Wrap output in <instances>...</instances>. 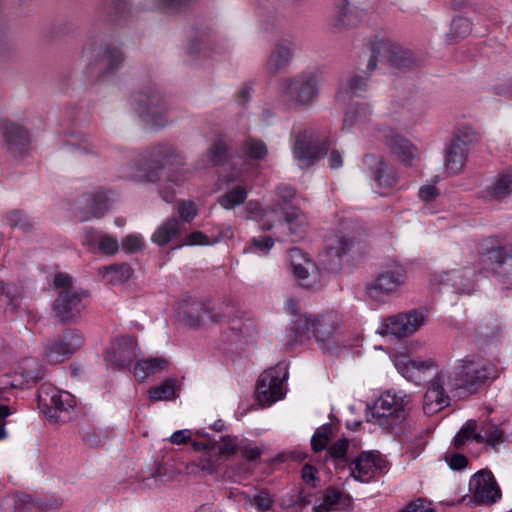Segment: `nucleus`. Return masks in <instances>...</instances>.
Here are the masks:
<instances>
[{"label": "nucleus", "mask_w": 512, "mask_h": 512, "mask_svg": "<svg viewBox=\"0 0 512 512\" xmlns=\"http://www.w3.org/2000/svg\"><path fill=\"white\" fill-rule=\"evenodd\" d=\"M285 309L292 316L298 317L294 323L297 334L302 336L311 332L324 352L333 354L341 346H345L339 332L342 320L336 312L330 311L321 315L301 314L298 302L293 299L286 301Z\"/></svg>", "instance_id": "2"}, {"label": "nucleus", "mask_w": 512, "mask_h": 512, "mask_svg": "<svg viewBox=\"0 0 512 512\" xmlns=\"http://www.w3.org/2000/svg\"><path fill=\"white\" fill-rule=\"evenodd\" d=\"M295 48L296 45L292 40L283 39L278 41L266 62L268 72L275 75L286 69L293 58Z\"/></svg>", "instance_id": "24"}, {"label": "nucleus", "mask_w": 512, "mask_h": 512, "mask_svg": "<svg viewBox=\"0 0 512 512\" xmlns=\"http://www.w3.org/2000/svg\"><path fill=\"white\" fill-rule=\"evenodd\" d=\"M2 506L6 511L27 512L34 507V503L28 495H14L4 498Z\"/></svg>", "instance_id": "39"}, {"label": "nucleus", "mask_w": 512, "mask_h": 512, "mask_svg": "<svg viewBox=\"0 0 512 512\" xmlns=\"http://www.w3.org/2000/svg\"><path fill=\"white\" fill-rule=\"evenodd\" d=\"M239 450L241 451L242 456L249 461L257 459L262 452L259 447L253 446L250 443L239 444Z\"/></svg>", "instance_id": "59"}, {"label": "nucleus", "mask_w": 512, "mask_h": 512, "mask_svg": "<svg viewBox=\"0 0 512 512\" xmlns=\"http://www.w3.org/2000/svg\"><path fill=\"white\" fill-rule=\"evenodd\" d=\"M19 372L27 382H35L43 377L41 367L35 358L24 359L19 365Z\"/></svg>", "instance_id": "43"}, {"label": "nucleus", "mask_w": 512, "mask_h": 512, "mask_svg": "<svg viewBox=\"0 0 512 512\" xmlns=\"http://www.w3.org/2000/svg\"><path fill=\"white\" fill-rule=\"evenodd\" d=\"M356 244V238L354 236L343 234L336 235V244L333 248L337 254L349 252Z\"/></svg>", "instance_id": "54"}, {"label": "nucleus", "mask_w": 512, "mask_h": 512, "mask_svg": "<svg viewBox=\"0 0 512 512\" xmlns=\"http://www.w3.org/2000/svg\"><path fill=\"white\" fill-rule=\"evenodd\" d=\"M82 61L90 65L92 62L100 64L101 69L113 71L123 61L121 52L116 48L103 47L95 40L87 42L81 52Z\"/></svg>", "instance_id": "16"}, {"label": "nucleus", "mask_w": 512, "mask_h": 512, "mask_svg": "<svg viewBox=\"0 0 512 512\" xmlns=\"http://www.w3.org/2000/svg\"><path fill=\"white\" fill-rule=\"evenodd\" d=\"M182 158L174 153H166L155 160L146 169H140L132 177L139 182L157 183L167 181L175 186L181 185L186 177L182 168Z\"/></svg>", "instance_id": "7"}, {"label": "nucleus", "mask_w": 512, "mask_h": 512, "mask_svg": "<svg viewBox=\"0 0 512 512\" xmlns=\"http://www.w3.org/2000/svg\"><path fill=\"white\" fill-rule=\"evenodd\" d=\"M274 246V240L270 236L254 237L251 241L249 251L252 253L267 254Z\"/></svg>", "instance_id": "51"}, {"label": "nucleus", "mask_w": 512, "mask_h": 512, "mask_svg": "<svg viewBox=\"0 0 512 512\" xmlns=\"http://www.w3.org/2000/svg\"><path fill=\"white\" fill-rule=\"evenodd\" d=\"M393 362L403 377L416 384H421L437 374V365L432 360H412L408 355L398 353L394 355Z\"/></svg>", "instance_id": "15"}, {"label": "nucleus", "mask_w": 512, "mask_h": 512, "mask_svg": "<svg viewBox=\"0 0 512 512\" xmlns=\"http://www.w3.org/2000/svg\"><path fill=\"white\" fill-rule=\"evenodd\" d=\"M191 437H192L191 430L182 429V430H178V431L174 432L170 436L169 441H170V443H172L174 445H181V444H185L188 441H190Z\"/></svg>", "instance_id": "62"}, {"label": "nucleus", "mask_w": 512, "mask_h": 512, "mask_svg": "<svg viewBox=\"0 0 512 512\" xmlns=\"http://www.w3.org/2000/svg\"><path fill=\"white\" fill-rule=\"evenodd\" d=\"M472 30L471 22L465 17H456L452 20L450 32L448 33V39L452 41H458L467 37Z\"/></svg>", "instance_id": "42"}, {"label": "nucleus", "mask_w": 512, "mask_h": 512, "mask_svg": "<svg viewBox=\"0 0 512 512\" xmlns=\"http://www.w3.org/2000/svg\"><path fill=\"white\" fill-rule=\"evenodd\" d=\"M385 466V461L377 451L362 452L350 463V475L354 480L368 483Z\"/></svg>", "instance_id": "19"}, {"label": "nucleus", "mask_w": 512, "mask_h": 512, "mask_svg": "<svg viewBox=\"0 0 512 512\" xmlns=\"http://www.w3.org/2000/svg\"><path fill=\"white\" fill-rule=\"evenodd\" d=\"M197 212L196 205L192 201H182L178 205V213L183 221L190 222Z\"/></svg>", "instance_id": "56"}, {"label": "nucleus", "mask_w": 512, "mask_h": 512, "mask_svg": "<svg viewBox=\"0 0 512 512\" xmlns=\"http://www.w3.org/2000/svg\"><path fill=\"white\" fill-rule=\"evenodd\" d=\"M289 262L298 283L307 289L315 288L320 283V273L315 263L300 249L289 252Z\"/></svg>", "instance_id": "17"}, {"label": "nucleus", "mask_w": 512, "mask_h": 512, "mask_svg": "<svg viewBox=\"0 0 512 512\" xmlns=\"http://www.w3.org/2000/svg\"><path fill=\"white\" fill-rule=\"evenodd\" d=\"M316 512H351V500L340 491L328 492L323 501L315 507Z\"/></svg>", "instance_id": "30"}, {"label": "nucleus", "mask_w": 512, "mask_h": 512, "mask_svg": "<svg viewBox=\"0 0 512 512\" xmlns=\"http://www.w3.org/2000/svg\"><path fill=\"white\" fill-rule=\"evenodd\" d=\"M372 110L366 103H355L345 113L343 127L347 130L363 128L371 118Z\"/></svg>", "instance_id": "29"}, {"label": "nucleus", "mask_w": 512, "mask_h": 512, "mask_svg": "<svg viewBox=\"0 0 512 512\" xmlns=\"http://www.w3.org/2000/svg\"><path fill=\"white\" fill-rule=\"evenodd\" d=\"M478 139V133L474 128L470 126H462L455 132L451 142L469 151L470 147L476 143Z\"/></svg>", "instance_id": "40"}, {"label": "nucleus", "mask_w": 512, "mask_h": 512, "mask_svg": "<svg viewBox=\"0 0 512 512\" xmlns=\"http://www.w3.org/2000/svg\"><path fill=\"white\" fill-rule=\"evenodd\" d=\"M16 137L13 136L8 137L9 149L15 155L22 154L28 146V136L27 133L21 129H15Z\"/></svg>", "instance_id": "49"}, {"label": "nucleus", "mask_w": 512, "mask_h": 512, "mask_svg": "<svg viewBox=\"0 0 512 512\" xmlns=\"http://www.w3.org/2000/svg\"><path fill=\"white\" fill-rule=\"evenodd\" d=\"M180 231V223L176 218H171L159 226L152 235V241L157 245H165Z\"/></svg>", "instance_id": "38"}, {"label": "nucleus", "mask_w": 512, "mask_h": 512, "mask_svg": "<svg viewBox=\"0 0 512 512\" xmlns=\"http://www.w3.org/2000/svg\"><path fill=\"white\" fill-rule=\"evenodd\" d=\"M497 376V368L491 361L479 355H468L435 374L424 395L423 410L426 415H433L449 405L448 391L473 394Z\"/></svg>", "instance_id": "1"}, {"label": "nucleus", "mask_w": 512, "mask_h": 512, "mask_svg": "<svg viewBox=\"0 0 512 512\" xmlns=\"http://www.w3.org/2000/svg\"><path fill=\"white\" fill-rule=\"evenodd\" d=\"M244 153L255 160H261L267 155V147L266 145L256 139H249L245 141L243 145Z\"/></svg>", "instance_id": "48"}, {"label": "nucleus", "mask_w": 512, "mask_h": 512, "mask_svg": "<svg viewBox=\"0 0 512 512\" xmlns=\"http://www.w3.org/2000/svg\"><path fill=\"white\" fill-rule=\"evenodd\" d=\"M246 500L259 511L269 510L271 507V498L266 491H259L254 495H245Z\"/></svg>", "instance_id": "52"}, {"label": "nucleus", "mask_w": 512, "mask_h": 512, "mask_svg": "<svg viewBox=\"0 0 512 512\" xmlns=\"http://www.w3.org/2000/svg\"><path fill=\"white\" fill-rule=\"evenodd\" d=\"M38 397L43 412L54 423L65 422L70 418V411L76 407L72 394L50 386H43Z\"/></svg>", "instance_id": "10"}, {"label": "nucleus", "mask_w": 512, "mask_h": 512, "mask_svg": "<svg viewBox=\"0 0 512 512\" xmlns=\"http://www.w3.org/2000/svg\"><path fill=\"white\" fill-rule=\"evenodd\" d=\"M323 149L310 143L305 135H297L293 146V156L298 161L299 166L307 167L312 165L322 156Z\"/></svg>", "instance_id": "25"}, {"label": "nucleus", "mask_w": 512, "mask_h": 512, "mask_svg": "<svg viewBox=\"0 0 512 512\" xmlns=\"http://www.w3.org/2000/svg\"><path fill=\"white\" fill-rule=\"evenodd\" d=\"M6 224L11 228H18L24 232L33 228V220L20 210H12L5 216Z\"/></svg>", "instance_id": "41"}, {"label": "nucleus", "mask_w": 512, "mask_h": 512, "mask_svg": "<svg viewBox=\"0 0 512 512\" xmlns=\"http://www.w3.org/2000/svg\"><path fill=\"white\" fill-rule=\"evenodd\" d=\"M228 150V146L223 141L215 142L207 151L204 156V159L207 165H217L219 164L226 156Z\"/></svg>", "instance_id": "46"}, {"label": "nucleus", "mask_w": 512, "mask_h": 512, "mask_svg": "<svg viewBox=\"0 0 512 512\" xmlns=\"http://www.w3.org/2000/svg\"><path fill=\"white\" fill-rule=\"evenodd\" d=\"M373 51L377 56L399 68L410 67L414 63L413 53L390 39H377L373 43Z\"/></svg>", "instance_id": "23"}, {"label": "nucleus", "mask_w": 512, "mask_h": 512, "mask_svg": "<svg viewBox=\"0 0 512 512\" xmlns=\"http://www.w3.org/2000/svg\"><path fill=\"white\" fill-rule=\"evenodd\" d=\"M390 149L393 155L407 166H412L419 157L418 149L409 140L400 135L392 136Z\"/></svg>", "instance_id": "28"}, {"label": "nucleus", "mask_w": 512, "mask_h": 512, "mask_svg": "<svg viewBox=\"0 0 512 512\" xmlns=\"http://www.w3.org/2000/svg\"><path fill=\"white\" fill-rule=\"evenodd\" d=\"M406 283V270L397 263L382 269L366 284L367 296L378 303L386 302Z\"/></svg>", "instance_id": "8"}, {"label": "nucleus", "mask_w": 512, "mask_h": 512, "mask_svg": "<svg viewBox=\"0 0 512 512\" xmlns=\"http://www.w3.org/2000/svg\"><path fill=\"white\" fill-rule=\"evenodd\" d=\"M476 428V422L474 420H469L455 436L454 446L456 448H460L470 437L479 443L487 442L495 450L498 445L504 442L503 432L499 428L487 425L485 429L483 428L477 433Z\"/></svg>", "instance_id": "18"}, {"label": "nucleus", "mask_w": 512, "mask_h": 512, "mask_svg": "<svg viewBox=\"0 0 512 512\" xmlns=\"http://www.w3.org/2000/svg\"><path fill=\"white\" fill-rule=\"evenodd\" d=\"M487 197L500 200L512 194V172L502 173L486 188Z\"/></svg>", "instance_id": "32"}, {"label": "nucleus", "mask_w": 512, "mask_h": 512, "mask_svg": "<svg viewBox=\"0 0 512 512\" xmlns=\"http://www.w3.org/2000/svg\"><path fill=\"white\" fill-rule=\"evenodd\" d=\"M99 273L111 283H122L130 279L133 270L129 264L122 263L103 266L99 268Z\"/></svg>", "instance_id": "36"}, {"label": "nucleus", "mask_w": 512, "mask_h": 512, "mask_svg": "<svg viewBox=\"0 0 512 512\" xmlns=\"http://www.w3.org/2000/svg\"><path fill=\"white\" fill-rule=\"evenodd\" d=\"M427 314L424 311L411 310L385 319L378 329L384 336L409 337L426 324Z\"/></svg>", "instance_id": "11"}, {"label": "nucleus", "mask_w": 512, "mask_h": 512, "mask_svg": "<svg viewBox=\"0 0 512 512\" xmlns=\"http://www.w3.org/2000/svg\"><path fill=\"white\" fill-rule=\"evenodd\" d=\"M83 344V337L77 331H66L50 342L45 351V359L50 364L60 363L72 355Z\"/></svg>", "instance_id": "20"}, {"label": "nucleus", "mask_w": 512, "mask_h": 512, "mask_svg": "<svg viewBox=\"0 0 512 512\" xmlns=\"http://www.w3.org/2000/svg\"><path fill=\"white\" fill-rule=\"evenodd\" d=\"M364 162L372 170L374 180L380 188H392L396 184V177L393 171L381 157L367 155Z\"/></svg>", "instance_id": "26"}, {"label": "nucleus", "mask_w": 512, "mask_h": 512, "mask_svg": "<svg viewBox=\"0 0 512 512\" xmlns=\"http://www.w3.org/2000/svg\"><path fill=\"white\" fill-rule=\"evenodd\" d=\"M376 0H339L335 14V26L352 28L360 24L374 10Z\"/></svg>", "instance_id": "13"}, {"label": "nucleus", "mask_w": 512, "mask_h": 512, "mask_svg": "<svg viewBox=\"0 0 512 512\" xmlns=\"http://www.w3.org/2000/svg\"><path fill=\"white\" fill-rule=\"evenodd\" d=\"M287 378L285 366L278 364L263 372L259 377L256 394L257 400L262 406H269L282 399L283 383Z\"/></svg>", "instance_id": "12"}, {"label": "nucleus", "mask_w": 512, "mask_h": 512, "mask_svg": "<svg viewBox=\"0 0 512 512\" xmlns=\"http://www.w3.org/2000/svg\"><path fill=\"white\" fill-rule=\"evenodd\" d=\"M179 386L174 378L166 379L162 384L149 390L148 397L152 401H168L177 397Z\"/></svg>", "instance_id": "37"}, {"label": "nucleus", "mask_w": 512, "mask_h": 512, "mask_svg": "<svg viewBox=\"0 0 512 512\" xmlns=\"http://www.w3.org/2000/svg\"><path fill=\"white\" fill-rule=\"evenodd\" d=\"M169 366V361L164 357H154L145 360H139L134 367V375L139 381H145L149 376L165 371Z\"/></svg>", "instance_id": "31"}, {"label": "nucleus", "mask_w": 512, "mask_h": 512, "mask_svg": "<svg viewBox=\"0 0 512 512\" xmlns=\"http://www.w3.org/2000/svg\"><path fill=\"white\" fill-rule=\"evenodd\" d=\"M239 449V443L236 437H222L219 443H216V451L222 460L230 458Z\"/></svg>", "instance_id": "45"}, {"label": "nucleus", "mask_w": 512, "mask_h": 512, "mask_svg": "<svg viewBox=\"0 0 512 512\" xmlns=\"http://www.w3.org/2000/svg\"><path fill=\"white\" fill-rule=\"evenodd\" d=\"M93 240L97 243L98 250L105 255L111 256L118 252V240L110 235L95 234Z\"/></svg>", "instance_id": "44"}, {"label": "nucleus", "mask_w": 512, "mask_h": 512, "mask_svg": "<svg viewBox=\"0 0 512 512\" xmlns=\"http://www.w3.org/2000/svg\"><path fill=\"white\" fill-rule=\"evenodd\" d=\"M135 110L141 120L150 128L165 125L167 108L157 94H139L134 98Z\"/></svg>", "instance_id": "14"}, {"label": "nucleus", "mask_w": 512, "mask_h": 512, "mask_svg": "<svg viewBox=\"0 0 512 512\" xmlns=\"http://www.w3.org/2000/svg\"><path fill=\"white\" fill-rule=\"evenodd\" d=\"M319 86L320 79L316 73L303 72L282 80L281 96L292 108L311 107L319 96Z\"/></svg>", "instance_id": "5"}, {"label": "nucleus", "mask_w": 512, "mask_h": 512, "mask_svg": "<svg viewBox=\"0 0 512 512\" xmlns=\"http://www.w3.org/2000/svg\"><path fill=\"white\" fill-rule=\"evenodd\" d=\"M221 460V457H219L216 451V442H213L210 450H207L205 454L199 458L198 462L187 464L186 471L189 474L195 475H211L217 470Z\"/></svg>", "instance_id": "27"}, {"label": "nucleus", "mask_w": 512, "mask_h": 512, "mask_svg": "<svg viewBox=\"0 0 512 512\" xmlns=\"http://www.w3.org/2000/svg\"><path fill=\"white\" fill-rule=\"evenodd\" d=\"M492 257L500 264H505L512 268V249L501 248L492 252Z\"/></svg>", "instance_id": "60"}, {"label": "nucleus", "mask_w": 512, "mask_h": 512, "mask_svg": "<svg viewBox=\"0 0 512 512\" xmlns=\"http://www.w3.org/2000/svg\"><path fill=\"white\" fill-rule=\"evenodd\" d=\"M367 87V78L362 75L355 74L340 84L338 96L343 99L346 96H360L366 91Z\"/></svg>", "instance_id": "34"}, {"label": "nucleus", "mask_w": 512, "mask_h": 512, "mask_svg": "<svg viewBox=\"0 0 512 512\" xmlns=\"http://www.w3.org/2000/svg\"><path fill=\"white\" fill-rule=\"evenodd\" d=\"M468 152L466 149L450 142L445 153V167L450 174H457L463 169Z\"/></svg>", "instance_id": "33"}, {"label": "nucleus", "mask_w": 512, "mask_h": 512, "mask_svg": "<svg viewBox=\"0 0 512 512\" xmlns=\"http://www.w3.org/2000/svg\"><path fill=\"white\" fill-rule=\"evenodd\" d=\"M275 194L280 200L286 203L295 197L296 192L295 189L290 185L282 184L275 189Z\"/></svg>", "instance_id": "61"}, {"label": "nucleus", "mask_w": 512, "mask_h": 512, "mask_svg": "<svg viewBox=\"0 0 512 512\" xmlns=\"http://www.w3.org/2000/svg\"><path fill=\"white\" fill-rule=\"evenodd\" d=\"M469 490L479 503L492 504L501 497L500 489L490 471L482 470L472 476Z\"/></svg>", "instance_id": "21"}, {"label": "nucleus", "mask_w": 512, "mask_h": 512, "mask_svg": "<svg viewBox=\"0 0 512 512\" xmlns=\"http://www.w3.org/2000/svg\"><path fill=\"white\" fill-rule=\"evenodd\" d=\"M331 428L321 427L316 430L311 439V446L315 452L324 450L330 440Z\"/></svg>", "instance_id": "50"}, {"label": "nucleus", "mask_w": 512, "mask_h": 512, "mask_svg": "<svg viewBox=\"0 0 512 512\" xmlns=\"http://www.w3.org/2000/svg\"><path fill=\"white\" fill-rule=\"evenodd\" d=\"M15 294L10 285L0 282V306H11L14 308Z\"/></svg>", "instance_id": "57"}, {"label": "nucleus", "mask_w": 512, "mask_h": 512, "mask_svg": "<svg viewBox=\"0 0 512 512\" xmlns=\"http://www.w3.org/2000/svg\"><path fill=\"white\" fill-rule=\"evenodd\" d=\"M144 238L140 234H129L122 240V248L128 253H136L143 249Z\"/></svg>", "instance_id": "53"}, {"label": "nucleus", "mask_w": 512, "mask_h": 512, "mask_svg": "<svg viewBox=\"0 0 512 512\" xmlns=\"http://www.w3.org/2000/svg\"><path fill=\"white\" fill-rule=\"evenodd\" d=\"M248 192L245 186L237 185L227 190L218 199V203L226 210H232L242 205L247 199Z\"/></svg>", "instance_id": "35"}, {"label": "nucleus", "mask_w": 512, "mask_h": 512, "mask_svg": "<svg viewBox=\"0 0 512 512\" xmlns=\"http://www.w3.org/2000/svg\"><path fill=\"white\" fill-rule=\"evenodd\" d=\"M75 151L80 154H96L95 145L88 138L83 137L71 143Z\"/></svg>", "instance_id": "58"}, {"label": "nucleus", "mask_w": 512, "mask_h": 512, "mask_svg": "<svg viewBox=\"0 0 512 512\" xmlns=\"http://www.w3.org/2000/svg\"><path fill=\"white\" fill-rule=\"evenodd\" d=\"M398 512H435L431 502L424 499H417L408 503Z\"/></svg>", "instance_id": "55"}, {"label": "nucleus", "mask_w": 512, "mask_h": 512, "mask_svg": "<svg viewBox=\"0 0 512 512\" xmlns=\"http://www.w3.org/2000/svg\"><path fill=\"white\" fill-rule=\"evenodd\" d=\"M419 198L425 202H431L437 198L439 192L434 185H424L419 189Z\"/></svg>", "instance_id": "63"}, {"label": "nucleus", "mask_w": 512, "mask_h": 512, "mask_svg": "<svg viewBox=\"0 0 512 512\" xmlns=\"http://www.w3.org/2000/svg\"><path fill=\"white\" fill-rule=\"evenodd\" d=\"M139 353L136 340L130 336L117 338L107 350L105 360L108 365L117 368L129 367Z\"/></svg>", "instance_id": "22"}, {"label": "nucleus", "mask_w": 512, "mask_h": 512, "mask_svg": "<svg viewBox=\"0 0 512 512\" xmlns=\"http://www.w3.org/2000/svg\"><path fill=\"white\" fill-rule=\"evenodd\" d=\"M54 285L57 288H62L54 304L55 316L61 322H71L75 320L84 309L82 302L84 293L73 287L72 278L68 274H57L54 279Z\"/></svg>", "instance_id": "9"}, {"label": "nucleus", "mask_w": 512, "mask_h": 512, "mask_svg": "<svg viewBox=\"0 0 512 512\" xmlns=\"http://www.w3.org/2000/svg\"><path fill=\"white\" fill-rule=\"evenodd\" d=\"M446 461L451 469L460 470L466 467L467 458L461 454H453L451 456L446 457Z\"/></svg>", "instance_id": "64"}, {"label": "nucleus", "mask_w": 512, "mask_h": 512, "mask_svg": "<svg viewBox=\"0 0 512 512\" xmlns=\"http://www.w3.org/2000/svg\"><path fill=\"white\" fill-rule=\"evenodd\" d=\"M449 261L453 267L435 273L431 282L448 285L455 293L460 295H471L476 289L477 274L475 268L464 257L459 248L450 252Z\"/></svg>", "instance_id": "4"}, {"label": "nucleus", "mask_w": 512, "mask_h": 512, "mask_svg": "<svg viewBox=\"0 0 512 512\" xmlns=\"http://www.w3.org/2000/svg\"><path fill=\"white\" fill-rule=\"evenodd\" d=\"M245 212L247 218L257 221L264 231L271 230L280 219L283 220L288 231L296 236L305 234L309 227L306 214L296 206L284 208L280 218L277 208L265 207L258 200H250L245 206Z\"/></svg>", "instance_id": "3"}, {"label": "nucleus", "mask_w": 512, "mask_h": 512, "mask_svg": "<svg viewBox=\"0 0 512 512\" xmlns=\"http://www.w3.org/2000/svg\"><path fill=\"white\" fill-rule=\"evenodd\" d=\"M410 407V395L403 391L388 390L374 402L371 417L380 425H396L406 418Z\"/></svg>", "instance_id": "6"}, {"label": "nucleus", "mask_w": 512, "mask_h": 512, "mask_svg": "<svg viewBox=\"0 0 512 512\" xmlns=\"http://www.w3.org/2000/svg\"><path fill=\"white\" fill-rule=\"evenodd\" d=\"M348 447V440L339 439L328 448L327 456L331 458L336 465L344 463L346 462V454Z\"/></svg>", "instance_id": "47"}]
</instances>
